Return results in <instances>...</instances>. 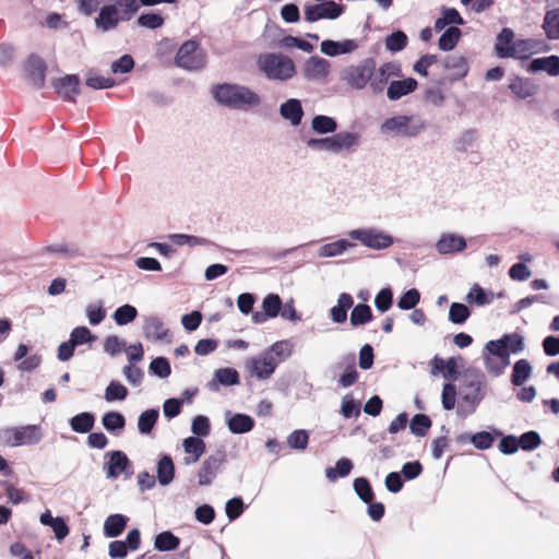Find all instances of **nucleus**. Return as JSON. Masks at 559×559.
Instances as JSON below:
<instances>
[{
    "label": "nucleus",
    "instance_id": "1",
    "mask_svg": "<svg viewBox=\"0 0 559 559\" xmlns=\"http://www.w3.org/2000/svg\"><path fill=\"white\" fill-rule=\"evenodd\" d=\"M103 5L95 19V25L103 32L118 26L121 21H129L140 9L138 0H102Z\"/></svg>",
    "mask_w": 559,
    "mask_h": 559
},
{
    "label": "nucleus",
    "instance_id": "2",
    "mask_svg": "<svg viewBox=\"0 0 559 559\" xmlns=\"http://www.w3.org/2000/svg\"><path fill=\"white\" fill-rule=\"evenodd\" d=\"M212 94L215 100L233 109H248L259 106L260 96L247 86L223 83L213 86Z\"/></svg>",
    "mask_w": 559,
    "mask_h": 559
},
{
    "label": "nucleus",
    "instance_id": "3",
    "mask_svg": "<svg viewBox=\"0 0 559 559\" xmlns=\"http://www.w3.org/2000/svg\"><path fill=\"white\" fill-rule=\"evenodd\" d=\"M257 66L269 80L287 81L296 74L293 59L283 53H262L258 57Z\"/></svg>",
    "mask_w": 559,
    "mask_h": 559
},
{
    "label": "nucleus",
    "instance_id": "4",
    "mask_svg": "<svg viewBox=\"0 0 559 559\" xmlns=\"http://www.w3.org/2000/svg\"><path fill=\"white\" fill-rule=\"evenodd\" d=\"M358 142L359 135L357 133L342 131L328 138L310 139L307 145L319 151L340 153L344 150H350L356 146Z\"/></svg>",
    "mask_w": 559,
    "mask_h": 559
},
{
    "label": "nucleus",
    "instance_id": "5",
    "mask_svg": "<svg viewBox=\"0 0 559 559\" xmlns=\"http://www.w3.org/2000/svg\"><path fill=\"white\" fill-rule=\"evenodd\" d=\"M374 67V59L366 58L357 64L346 67L341 73V79L349 86L361 90L370 83Z\"/></svg>",
    "mask_w": 559,
    "mask_h": 559
},
{
    "label": "nucleus",
    "instance_id": "6",
    "mask_svg": "<svg viewBox=\"0 0 559 559\" xmlns=\"http://www.w3.org/2000/svg\"><path fill=\"white\" fill-rule=\"evenodd\" d=\"M175 63L186 70H198L203 68L205 60L195 40L185 41L177 51Z\"/></svg>",
    "mask_w": 559,
    "mask_h": 559
},
{
    "label": "nucleus",
    "instance_id": "7",
    "mask_svg": "<svg viewBox=\"0 0 559 559\" xmlns=\"http://www.w3.org/2000/svg\"><path fill=\"white\" fill-rule=\"evenodd\" d=\"M344 12V7L337 4L333 0L322 1L319 4H311L305 7V20L313 23L321 19L334 20L341 16Z\"/></svg>",
    "mask_w": 559,
    "mask_h": 559
},
{
    "label": "nucleus",
    "instance_id": "8",
    "mask_svg": "<svg viewBox=\"0 0 559 559\" xmlns=\"http://www.w3.org/2000/svg\"><path fill=\"white\" fill-rule=\"evenodd\" d=\"M226 462V454L223 451H218L215 454L207 456L201 468L198 472V483L200 486L211 485L213 479L216 477L219 468Z\"/></svg>",
    "mask_w": 559,
    "mask_h": 559
},
{
    "label": "nucleus",
    "instance_id": "9",
    "mask_svg": "<svg viewBox=\"0 0 559 559\" xmlns=\"http://www.w3.org/2000/svg\"><path fill=\"white\" fill-rule=\"evenodd\" d=\"M412 119L413 118L408 116H395L389 118L382 123L381 131L385 133L414 136L424 128V126H411Z\"/></svg>",
    "mask_w": 559,
    "mask_h": 559
},
{
    "label": "nucleus",
    "instance_id": "10",
    "mask_svg": "<svg viewBox=\"0 0 559 559\" xmlns=\"http://www.w3.org/2000/svg\"><path fill=\"white\" fill-rule=\"evenodd\" d=\"M25 71L28 80L36 88H41L46 81L47 64L38 55H31L25 61Z\"/></svg>",
    "mask_w": 559,
    "mask_h": 559
},
{
    "label": "nucleus",
    "instance_id": "11",
    "mask_svg": "<svg viewBox=\"0 0 559 559\" xmlns=\"http://www.w3.org/2000/svg\"><path fill=\"white\" fill-rule=\"evenodd\" d=\"M57 94L67 102H75L80 94V79L76 74H67L52 83Z\"/></svg>",
    "mask_w": 559,
    "mask_h": 559
},
{
    "label": "nucleus",
    "instance_id": "12",
    "mask_svg": "<svg viewBox=\"0 0 559 559\" xmlns=\"http://www.w3.org/2000/svg\"><path fill=\"white\" fill-rule=\"evenodd\" d=\"M352 236L362 245L377 250L389 248L393 243L391 236L374 230H355Z\"/></svg>",
    "mask_w": 559,
    "mask_h": 559
},
{
    "label": "nucleus",
    "instance_id": "13",
    "mask_svg": "<svg viewBox=\"0 0 559 559\" xmlns=\"http://www.w3.org/2000/svg\"><path fill=\"white\" fill-rule=\"evenodd\" d=\"M330 62L321 57H310L304 67L305 76L308 80H322L330 73Z\"/></svg>",
    "mask_w": 559,
    "mask_h": 559
},
{
    "label": "nucleus",
    "instance_id": "14",
    "mask_svg": "<svg viewBox=\"0 0 559 559\" xmlns=\"http://www.w3.org/2000/svg\"><path fill=\"white\" fill-rule=\"evenodd\" d=\"M440 254L461 252L466 248V240L454 234L443 235L436 245Z\"/></svg>",
    "mask_w": 559,
    "mask_h": 559
},
{
    "label": "nucleus",
    "instance_id": "15",
    "mask_svg": "<svg viewBox=\"0 0 559 559\" xmlns=\"http://www.w3.org/2000/svg\"><path fill=\"white\" fill-rule=\"evenodd\" d=\"M418 86V83L413 78H407L405 80L392 81L388 86V98L390 100H396L401 97L413 93Z\"/></svg>",
    "mask_w": 559,
    "mask_h": 559
},
{
    "label": "nucleus",
    "instance_id": "16",
    "mask_svg": "<svg viewBox=\"0 0 559 559\" xmlns=\"http://www.w3.org/2000/svg\"><path fill=\"white\" fill-rule=\"evenodd\" d=\"M358 48V44L354 39H346L344 41L323 40L321 43V51L330 57L342 53H348Z\"/></svg>",
    "mask_w": 559,
    "mask_h": 559
},
{
    "label": "nucleus",
    "instance_id": "17",
    "mask_svg": "<svg viewBox=\"0 0 559 559\" xmlns=\"http://www.w3.org/2000/svg\"><path fill=\"white\" fill-rule=\"evenodd\" d=\"M143 331L148 340L168 341L169 331L164 323L156 317H150L145 320Z\"/></svg>",
    "mask_w": 559,
    "mask_h": 559
},
{
    "label": "nucleus",
    "instance_id": "18",
    "mask_svg": "<svg viewBox=\"0 0 559 559\" xmlns=\"http://www.w3.org/2000/svg\"><path fill=\"white\" fill-rule=\"evenodd\" d=\"M39 521L43 525L50 526L55 533L56 538L61 542L69 535V526L61 516L53 518L51 512L47 510L40 514Z\"/></svg>",
    "mask_w": 559,
    "mask_h": 559
},
{
    "label": "nucleus",
    "instance_id": "19",
    "mask_svg": "<svg viewBox=\"0 0 559 559\" xmlns=\"http://www.w3.org/2000/svg\"><path fill=\"white\" fill-rule=\"evenodd\" d=\"M527 70L530 72L545 71L551 76L559 75V57L548 56L533 59Z\"/></svg>",
    "mask_w": 559,
    "mask_h": 559
},
{
    "label": "nucleus",
    "instance_id": "20",
    "mask_svg": "<svg viewBox=\"0 0 559 559\" xmlns=\"http://www.w3.org/2000/svg\"><path fill=\"white\" fill-rule=\"evenodd\" d=\"M281 116L288 120L293 126H298L304 117V110L298 99L290 98L280 107Z\"/></svg>",
    "mask_w": 559,
    "mask_h": 559
},
{
    "label": "nucleus",
    "instance_id": "21",
    "mask_svg": "<svg viewBox=\"0 0 559 559\" xmlns=\"http://www.w3.org/2000/svg\"><path fill=\"white\" fill-rule=\"evenodd\" d=\"M129 519L123 514H110L104 522V535L108 538L120 536L127 527Z\"/></svg>",
    "mask_w": 559,
    "mask_h": 559
},
{
    "label": "nucleus",
    "instance_id": "22",
    "mask_svg": "<svg viewBox=\"0 0 559 559\" xmlns=\"http://www.w3.org/2000/svg\"><path fill=\"white\" fill-rule=\"evenodd\" d=\"M130 461L126 453L122 451H112L110 453V459L107 463V477L108 478H118L121 473H123L129 466Z\"/></svg>",
    "mask_w": 559,
    "mask_h": 559
},
{
    "label": "nucleus",
    "instance_id": "23",
    "mask_svg": "<svg viewBox=\"0 0 559 559\" xmlns=\"http://www.w3.org/2000/svg\"><path fill=\"white\" fill-rule=\"evenodd\" d=\"M183 449L187 454L191 455L185 457V463H195L205 452V442L199 437H189L183 440Z\"/></svg>",
    "mask_w": 559,
    "mask_h": 559
},
{
    "label": "nucleus",
    "instance_id": "24",
    "mask_svg": "<svg viewBox=\"0 0 559 559\" xmlns=\"http://www.w3.org/2000/svg\"><path fill=\"white\" fill-rule=\"evenodd\" d=\"M444 68L452 72L454 80H460L468 73V62L465 57L451 55L444 59Z\"/></svg>",
    "mask_w": 559,
    "mask_h": 559
},
{
    "label": "nucleus",
    "instance_id": "25",
    "mask_svg": "<svg viewBox=\"0 0 559 559\" xmlns=\"http://www.w3.org/2000/svg\"><path fill=\"white\" fill-rule=\"evenodd\" d=\"M277 364L271 355L259 357L253 360V372L259 379H267L275 371Z\"/></svg>",
    "mask_w": 559,
    "mask_h": 559
},
{
    "label": "nucleus",
    "instance_id": "26",
    "mask_svg": "<svg viewBox=\"0 0 559 559\" xmlns=\"http://www.w3.org/2000/svg\"><path fill=\"white\" fill-rule=\"evenodd\" d=\"M17 445L22 444H35L41 439L40 429L35 425L15 427Z\"/></svg>",
    "mask_w": 559,
    "mask_h": 559
},
{
    "label": "nucleus",
    "instance_id": "27",
    "mask_svg": "<svg viewBox=\"0 0 559 559\" xmlns=\"http://www.w3.org/2000/svg\"><path fill=\"white\" fill-rule=\"evenodd\" d=\"M228 429L236 435L246 433L253 429L254 420L246 414H235L227 420Z\"/></svg>",
    "mask_w": 559,
    "mask_h": 559
},
{
    "label": "nucleus",
    "instance_id": "28",
    "mask_svg": "<svg viewBox=\"0 0 559 559\" xmlns=\"http://www.w3.org/2000/svg\"><path fill=\"white\" fill-rule=\"evenodd\" d=\"M459 442L469 441L478 450H487L493 444V436L488 431H479L475 435H461L457 438Z\"/></svg>",
    "mask_w": 559,
    "mask_h": 559
},
{
    "label": "nucleus",
    "instance_id": "29",
    "mask_svg": "<svg viewBox=\"0 0 559 559\" xmlns=\"http://www.w3.org/2000/svg\"><path fill=\"white\" fill-rule=\"evenodd\" d=\"M509 88L521 99L528 98L536 93V86L528 79L523 78H514L509 84Z\"/></svg>",
    "mask_w": 559,
    "mask_h": 559
},
{
    "label": "nucleus",
    "instance_id": "30",
    "mask_svg": "<svg viewBox=\"0 0 559 559\" xmlns=\"http://www.w3.org/2000/svg\"><path fill=\"white\" fill-rule=\"evenodd\" d=\"M543 28L548 39H559V9L546 12Z\"/></svg>",
    "mask_w": 559,
    "mask_h": 559
},
{
    "label": "nucleus",
    "instance_id": "31",
    "mask_svg": "<svg viewBox=\"0 0 559 559\" xmlns=\"http://www.w3.org/2000/svg\"><path fill=\"white\" fill-rule=\"evenodd\" d=\"M95 417L92 413H80L70 419V426L73 431L79 433L90 432L94 426Z\"/></svg>",
    "mask_w": 559,
    "mask_h": 559
},
{
    "label": "nucleus",
    "instance_id": "32",
    "mask_svg": "<svg viewBox=\"0 0 559 559\" xmlns=\"http://www.w3.org/2000/svg\"><path fill=\"white\" fill-rule=\"evenodd\" d=\"M514 33L511 28H503L497 36L495 50L498 57L509 58V55H503L506 49H511L514 44Z\"/></svg>",
    "mask_w": 559,
    "mask_h": 559
},
{
    "label": "nucleus",
    "instance_id": "33",
    "mask_svg": "<svg viewBox=\"0 0 559 559\" xmlns=\"http://www.w3.org/2000/svg\"><path fill=\"white\" fill-rule=\"evenodd\" d=\"M159 417V413L155 408L144 411L138 420V428L142 435H148L153 430Z\"/></svg>",
    "mask_w": 559,
    "mask_h": 559
},
{
    "label": "nucleus",
    "instance_id": "34",
    "mask_svg": "<svg viewBox=\"0 0 559 559\" xmlns=\"http://www.w3.org/2000/svg\"><path fill=\"white\" fill-rule=\"evenodd\" d=\"M175 476V466L170 456H163L157 464V477L162 485H168Z\"/></svg>",
    "mask_w": 559,
    "mask_h": 559
},
{
    "label": "nucleus",
    "instance_id": "35",
    "mask_svg": "<svg viewBox=\"0 0 559 559\" xmlns=\"http://www.w3.org/2000/svg\"><path fill=\"white\" fill-rule=\"evenodd\" d=\"M532 367L526 359H520L514 364L511 382L513 385H522L531 376Z\"/></svg>",
    "mask_w": 559,
    "mask_h": 559
},
{
    "label": "nucleus",
    "instance_id": "36",
    "mask_svg": "<svg viewBox=\"0 0 559 559\" xmlns=\"http://www.w3.org/2000/svg\"><path fill=\"white\" fill-rule=\"evenodd\" d=\"M461 29L456 26H450L439 38V48L443 51L452 50L461 38Z\"/></svg>",
    "mask_w": 559,
    "mask_h": 559
},
{
    "label": "nucleus",
    "instance_id": "37",
    "mask_svg": "<svg viewBox=\"0 0 559 559\" xmlns=\"http://www.w3.org/2000/svg\"><path fill=\"white\" fill-rule=\"evenodd\" d=\"M179 544L180 539L171 532L166 531L155 537L154 547L159 551H170L178 548Z\"/></svg>",
    "mask_w": 559,
    "mask_h": 559
},
{
    "label": "nucleus",
    "instance_id": "38",
    "mask_svg": "<svg viewBox=\"0 0 559 559\" xmlns=\"http://www.w3.org/2000/svg\"><path fill=\"white\" fill-rule=\"evenodd\" d=\"M311 127L317 133L325 134L335 132L337 123L332 117L318 115L312 119Z\"/></svg>",
    "mask_w": 559,
    "mask_h": 559
},
{
    "label": "nucleus",
    "instance_id": "39",
    "mask_svg": "<svg viewBox=\"0 0 559 559\" xmlns=\"http://www.w3.org/2000/svg\"><path fill=\"white\" fill-rule=\"evenodd\" d=\"M372 320L371 308L366 304H358L350 313V323L353 326L364 325Z\"/></svg>",
    "mask_w": 559,
    "mask_h": 559
},
{
    "label": "nucleus",
    "instance_id": "40",
    "mask_svg": "<svg viewBox=\"0 0 559 559\" xmlns=\"http://www.w3.org/2000/svg\"><path fill=\"white\" fill-rule=\"evenodd\" d=\"M353 469V463L349 459H340L335 468L329 467L325 469V476L329 480L334 481L337 477H346Z\"/></svg>",
    "mask_w": 559,
    "mask_h": 559
},
{
    "label": "nucleus",
    "instance_id": "41",
    "mask_svg": "<svg viewBox=\"0 0 559 559\" xmlns=\"http://www.w3.org/2000/svg\"><path fill=\"white\" fill-rule=\"evenodd\" d=\"M533 41L531 39L515 40L511 49H506L503 55H509V58H526L532 53Z\"/></svg>",
    "mask_w": 559,
    "mask_h": 559
},
{
    "label": "nucleus",
    "instance_id": "42",
    "mask_svg": "<svg viewBox=\"0 0 559 559\" xmlns=\"http://www.w3.org/2000/svg\"><path fill=\"white\" fill-rule=\"evenodd\" d=\"M357 496L365 502L370 503L374 499V493L369 480L365 477H358L353 483Z\"/></svg>",
    "mask_w": 559,
    "mask_h": 559
},
{
    "label": "nucleus",
    "instance_id": "43",
    "mask_svg": "<svg viewBox=\"0 0 559 559\" xmlns=\"http://www.w3.org/2000/svg\"><path fill=\"white\" fill-rule=\"evenodd\" d=\"M432 423L429 416L425 414H416L411 420V431L418 436L425 437L430 429Z\"/></svg>",
    "mask_w": 559,
    "mask_h": 559
},
{
    "label": "nucleus",
    "instance_id": "44",
    "mask_svg": "<svg viewBox=\"0 0 559 559\" xmlns=\"http://www.w3.org/2000/svg\"><path fill=\"white\" fill-rule=\"evenodd\" d=\"M408 44L406 34L402 31H396L385 38V47L392 52L403 50Z\"/></svg>",
    "mask_w": 559,
    "mask_h": 559
},
{
    "label": "nucleus",
    "instance_id": "45",
    "mask_svg": "<svg viewBox=\"0 0 559 559\" xmlns=\"http://www.w3.org/2000/svg\"><path fill=\"white\" fill-rule=\"evenodd\" d=\"M138 316V310L131 305L119 307L114 313V320L118 325H126L132 322Z\"/></svg>",
    "mask_w": 559,
    "mask_h": 559
},
{
    "label": "nucleus",
    "instance_id": "46",
    "mask_svg": "<svg viewBox=\"0 0 559 559\" xmlns=\"http://www.w3.org/2000/svg\"><path fill=\"white\" fill-rule=\"evenodd\" d=\"M282 299L276 294H269L262 301V309L270 318H275L282 309Z\"/></svg>",
    "mask_w": 559,
    "mask_h": 559
},
{
    "label": "nucleus",
    "instance_id": "47",
    "mask_svg": "<svg viewBox=\"0 0 559 559\" xmlns=\"http://www.w3.org/2000/svg\"><path fill=\"white\" fill-rule=\"evenodd\" d=\"M103 426L108 431L121 430L126 426V419L122 414L118 412H108L103 416Z\"/></svg>",
    "mask_w": 559,
    "mask_h": 559
},
{
    "label": "nucleus",
    "instance_id": "48",
    "mask_svg": "<svg viewBox=\"0 0 559 559\" xmlns=\"http://www.w3.org/2000/svg\"><path fill=\"white\" fill-rule=\"evenodd\" d=\"M128 396V389L118 381H111L105 390L107 402L122 401Z\"/></svg>",
    "mask_w": 559,
    "mask_h": 559
},
{
    "label": "nucleus",
    "instance_id": "49",
    "mask_svg": "<svg viewBox=\"0 0 559 559\" xmlns=\"http://www.w3.org/2000/svg\"><path fill=\"white\" fill-rule=\"evenodd\" d=\"M471 312L466 305L453 302L449 311V320L454 324L464 323L469 317Z\"/></svg>",
    "mask_w": 559,
    "mask_h": 559
},
{
    "label": "nucleus",
    "instance_id": "50",
    "mask_svg": "<svg viewBox=\"0 0 559 559\" xmlns=\"http://www.w3.org/2000/svg\"><path fill=\"white\" fill-rule=\"evenodd\" d=\"M359 373L356 369L355 359L352 358L350 362L345 367L344 373L338 379V384L342 388H348L358 381Z\"/></svg>",
    "mask_w": 559,
    "mask_h": 559
},
{
    "label": "nucleus",
    "instance_id": "51",
    "mask_svg": "<svg viewBox=\"0 0 559 559\" xmlns=\"http://www.w3.org/2000/svg\"><path fill=\"white\" fill-rule=\"evenodd\" d=\"M341 413L345 418L357 417L360 415V404L347 394L343 397Z\"/></svg>",
    "mask_w": 559,
    "mask_h": 559
},
{
    "label": "nucleus",
    "instance_id": "52",
    "mask_svg": "<svg viewBox=\"0 0 559 559\" xmlns=\"http://www.w3.org/2000/svg\"><path fill=\"white\" fill-rule=\"evenodd\" d=\"M420 300V294L416 288H412L404 293L399 299L397 306L402 310H411L416 307Z\"/></svg>",
    "mask_w": 559,
    "mask_h": 559
},
{
    "label": "nucleus",
    "instance_id": "53",
    "mask_svg": "<svg viewBox=\"0 0 559 559\" xmlns=\"http://www.w3.org/2000/svg\"><path fill=\"white\" fill-rule=\"evenodd\" d=\"M308 442L309 435L306 430H295L287 438L288 445L296 450H305Z\"/></svg>",
    "mask_w": 559,
    "mask_h": 559
},
{
    "label": "nucleus",
    "instance_id": "54",
    "mask_svg": "<svg viewBox=\"0 0 559 559\" xmlns=\"http://www.w3.org/2000/svg\"><path fill=\"white\" fill-rule=\"evenodd\" d=\"M393 304V293L390 288H382L374 298L376 308L380 312L388 311Z\"/></svg>",
    "mask_w": 559,
    "mask_h": 559
},
{
    "label": "nucleus",
    "instance_id": "55",
    "mask_svg": "<svg viewBox=\"0 0 559 559\" xmlns=\"http://www.w3.org/2000/svg\"><path fill=\"white\" fill-rule=\"evenodd\" d=\"M518 440L519 447L525 451L534 450L542 443L540 437L536 431L524 432Z\"/></svg>",
    "mask_w": 559,
    "mask_h": 559
},
{
    "label": "nucleus",
    "instance_id": "56",
    "mask_svg": "<svg viewBox=\"0 0 559 559\" xmlns=\"http://www.w3.org/2000/svg\"><path fill=\"white\" fill-rule=\"evenodd\" d=\"M353 245L346 240H337L330 242L321 248V255L323 257H335L343 253L348 247Z\"/></svg>",
    "mask_w": 559,
    "mask_h": 559
},
{
    "label": "nucleus",
    "instance_id": "57",
    "mask_svg": "<svg viewBox=\"0 0 559 559\" xmlns=\"http://www.w3.org/2000/svg\"><path fill=\"white\" fill-rule=\"evenodd\" d=\"M150 370L160 378H166L171 372L170 364L168 359L164 357L153 359L150 364Z\"/></svg>",
    "mask_w": 559,
    "mask_h": 559
},
{
    "label": "nucleus",
    "instance_id": "58",
    "mask_svg": "<svg viewBox=\"0 0 559 559\" xmlns=\"http://www.w3.org/2000/svg\"><path fill=\"white\" fill-rule=\"evenodd\" d=\"M502 341L504 343L506 350H508L509 354L519 353L524 348L523 337L518 333L506 334L503 335Z\"/></svg>",
    "mask_w": 559,
    "mask_h": 559
},
{
    "label": "nucleus",
    "instance_id": "59",
    "mask_svg": "<svg viewBox=\"0 0 559 559\" xmlns=\"http://www.w3.org/2000/svg\"><path fill=\"white\" fill-rule=\"evenodd\" d=\"M245 510L243 501L241 498H233L226 502L225 511L229 521L238 519Z\"/></svg>",
    "mask_w": 559,
    "mask_h": 559
},
{
    "label": "nucleus",
    "instance_id": "60",
    "mask_svg": "<svg viewBox=\"0 0 559 559\" xmlns=\"http://www.w3.org/2000/svg\"><path fill=\"white\" fill-rule=\"evenodd\" d=\"M389 79L390 78L386 76V74H384V72L381 71L380 68L379 69L374 68L373 74L370 78L369 86L373 93H376V94L381 93V92H383L385 85L388 84Z\"/></svg>",
    "mask_w": 559,
    "mask_h": 559
},
{
    "label": "nucleus",
    "instance_id": "61",
    "mask_svg": "<svg viewBox=\"0 0 559 559\" xmlns=\"http://www.w3.org/2000/svg\"><path fill=\"white\" fill-rule=\"evenodd\" d=\"M216 379L219 383L225 385H233L239 382V374L237 370L233 368H222L215 373Z\"/></svg>",
    "mask_w": 559,
    "mask_h": 559
},
{
    "label": "nucleus",
    "instance_id": "62",
    "mask_svg": "<svg viewBox=\"0 0 559 559\" xmlns=\"http://www.w3.org/2000/svg\"><path fill=\"white\" fill-rule=\"evenodd\" d=\"M138 24L146 28L155 29L164 24V17L156 13H144L139 16Z\"/></svg>",
    "mask_w": 559,
    "mask_h": 559
},
{
    "label": "nucleus",
    "instance_id": "63",
    "mask_svg": "<svg viewBox=\"0 0 559 559\" xmlns=\"http://www.w3.org/2000/svg\"><path fill=\"white\" fill-rule=\"evenodd\" d=\"M456 388L452 383H445L442 389V405L447 411H451L455 406Z\"/></svg>",
    "mask_w": 559,
    "mask_h": 559
},
{
    "label": "nucleus",
    "instance_id": "64",
    "mask_svg": "<svg viewBox=\"0 0 559 559\" xmlns=\"http://www.w3.org/2000/svg\"><path fill=\"white\" fill-rule=\"evenodd\" d=\"M94 338L95 337L86 326L74 328L70 335V340L74 343L75 346L92 342Z\"/></svg>",
    "mask_w": 559,
    "mask_h": 559
}]
</instances>
